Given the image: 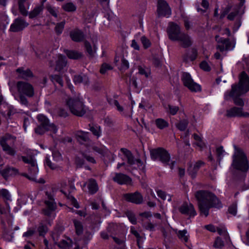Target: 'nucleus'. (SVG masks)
I'll use <instances>...</instances> for the list:
<instances>
[{
  "instance_id": "obj_10",
  "label": "nucleus",
  "mask_w": 249,
  "mask_h": 249,
  "mask_svg": "<svg viewBox=\"0 0 249 249\" xmlns=\"http://www.w3.org/2000/svg\"><path fill=\"white\" fill-rule=\"evenodd\" d=\"M166 31L168 38L173 41H177L182 33L180 26L174 22H170L168 23Z\"/></svg>"
},
{
  "instance_id": "obj_18",
  "label": "nucleus",
  "mask_w": 249,
  "mask_h": 249,
  "mask_svg": "<svg viewBox=\"0 0 249 249\" xmlns=\"http://www.w3.org/2000/svg\"><path fill=\"white\" fill-rule=\"evenodd\" d=\"M178 210L182 214L189 215L190 216H194L196 214L194 207L191 203L188 204L187 202H184Z\"/></svg>"
},
{
  "instance_id": "obj_61",
  "label": "nucleus",
  "mask_w": 249,
  "mask_h": 249,
  "mask_svg": "<svg viewBox=\"0 0 249 249\" xmlns=\"http://www.w3.org/2000/svg\"><path fill=\"white\" fill-rule=\"evenodd\" d=\"M112 69V67L107 64H103L100 69V71L102 74H104L107 70Z\"/></svg>"
},
{
  "instance_id": "obj_25",
  "label": "nucleus",
  "mask_w": 249,
  "mask_h": 249,
  "mask_svg": "<svg viewBox=\"0 0 249 249\" xmlns=\"http://www.w3.org/2000/svg\"><path fill=\"white\" fill-rule=\"evenodd\" d=\"M89 130L97 139H98L101 136L102 131L100 126L97 124H89Z\"/></svg>"
},
{
  "instance_id": "obj_23",
  "label": "nucleus",
  "mask_w": 249,
  "mask_h": 249,
  "mask_svg": "<svg viewBox=\"0 0 249 249\" xmlns=\"http://www.w3.org/2000/svg\"><path fill=\"white\" fill-rule=\"evenodd\" d=\"M55 63V70L58 71H61L66 66L67 61L66 57L62 54H59L58 59Z\"/></svg>"
},
{
  "instance_id": "obj_32",
  "label": "nucleus",
  "mask_w": 249,
  "mask_h": 249,
  "mask_svg": "<svg viewBox=\"0 0 249 249\" xmlns=\"http://www.w3.org/2000/svg\"><path fill=\"white\" fill-rule=\"evenodd\" d=\"M51 80L56 86L57 84L60 87L63 86L62 77L59 74H52L50 76Z\"/></svg>"
},
{
  "instance_id": "obj_53",
  "label": "nucleus",
  "mask_w": 249,
  "mask_h": 249,
  "mask_svg": "<svg viewBox=\"0 0 249 249\" xmlns=\"http://www.w3.org/2000/svg\"><path fill=\"white\" fill-rule=\"evenodd\" d=\"M2 196L4 199L10 200L11 195L9 191L5 189H0V197Z\"/></svg>"
},
{
  "instance_id": "obj_43",
  "label": "nucleus",
  "mask_w": 249,
  "mask_h": 249,
  "mask_svg": "<svg viewBox=\"0 0 249 249\" xmlns=\"http://www.w3.org/2000/svg\"><path fill=\"white\" fill-rule=\"evenodd\" d=\"M65 196L67 197L68 199L71 202V204L76 208H79V205L76 199L70 194H67L66 192H65L63 190H61L60 191Z\"/></svg>"
},
{
  "instance_id": "obj_59",
  "label": "nucleus",
  "mask_w": 249,
  "mask_h": 249,
  "mask_svg": "<svg viewBox=\"0 0 249 249\" xmlns=\"http://www.w3.org/2000/svg\"><path fill=\"white\" fill-rule=\"evenodd\" d=\"M239 13V10L238 9H235L234 8L233 11L230 13L228 17L227 18L230 20H233L234 18L238 15Z\"/></svg>"
},
{
  "instance_id": "obj_40",
  "label": "nucleus",
  "mask_w": 249,
  "mask_h": 249,
  "mask_svg": "<svg viewBox=\"0 0 249 249\" xmlns=\"http://www.w3.org/2000/svg\"><path fill=\"white\" fill-rule=\"evenodd\" d=\"M189 124V121L187 119L180 120L178 123H176L175 125L176 127L180 131H183L185 130Z\"/></svg>"
},
{
  "instance_id": "obj_35",
  "label": "nucleus",
  "mask_w": 249,
  "mask_h": 249,
  "mask_svg": "<svg viewBox=\"0 0 249 249\" xmlns=\"http://www.w3.org/2000/svg\"><path fill=\"white\" fill-rule=\"evenodd\" d=\"M43 6L42 5H38L36 6L34 9L31 11L28 15L30 18H34L36 17L43 11Z\"/></svg>"
},
{
  "instance_id": "obj_15",
  "label": "nucleus",
  "mask_w": 249,
  "mask_h": 249,
  "mask_svg": "<svg viewBox=\"0 0 249 249\" xmlns=\"http://www.w3.org/2000/svg\"><path fill=\"white\" fill-rule=\"evenodd\" d=\"M37 119L39 123V125L48 128L50 131H53L55 133L57 131L56 126L53 124H50L49 119L44 115L39 114L37 116Z\"/></svg>"
},
{
  "instance_id": "obj_9",
  "label": "nucleus",
  "mask_w": 249,
  "mask_h": 249,
  "mask_svg": "<svg viewBox=\"0 0 249 249\" xmlns=\"http://www.w3.org/2000/svg\"><path fill=\"white\" fill-rule=\"evenodd\" d=\"M17 88L19 94L25 95L27 97H32L34 95V89L30 83L24 81H18Z\"/></svg>"
},
{
  "instance_id": "obj_5",
  "label": "nucleus",
  "mask_w": 249,
  "mask_h": 249,
  "mask_svg": "<svg viewBox=\"0 0 249 249\" xmlns=\"http://www.w3.org/2000/svg\"><path fill=\"white\" fill-rule=\"evenodd\" d=\"M66 103L72 114L82 117L86 113V110L84 103L78 98H69Z\"/></svg>"
},
{
  "instance_id": "obj_28",
  "label": "nucleus",
  "mask_w": 249,
  "mask_h": 249,
  "mask_svg": "<svg viewBox=\"0 0 249 249\" xmlns=\"http://www.w3.org/2000/svg\"><path fill=\"white\" fill-rule=\"evenodd\" d=\"M64 52L70 59H78L83 55L81 53L74 50H64Z\"/></svg>"
},
{
  "instance_id": "obj_64",
  "label": "nucleus",
  "mask_w": 249,
  "mask_h": 249,
  "mask_svg": "<svg viewBox=\"0 0 249 249\" xmlns=\"http://www.w3.org/2000/svg\"><path fill=\"white\" fill-rule=\"evenodd\" d=\"M197 55V50L195 48H192L191 49V54L189 56V59L191 61H193L196 58Z\"/></svg>"
},
{
  "instance_id": "obj_20",
  "label": "nucleus",
  "mask_w": 249,
  "mask_h": 249,
  "mask_svg": "<svg viewBox=\"0 0 249 249\" xmlns=\"http://www.w3.org/2000/svg\"><path fill=\"white\" fill-rule=\"evenodd\" d=\"M177 41H180L181 43V46L184 48H188L193 44L191 37L188 34L184 33H181Z\"/></svg>"
},
{
  "instance_id": "obj_14",
  "label": "nucleus",
  "mask_w": 249,
  "mask_h": 249,
  "mask_svg": "<svg viewBox=\"0 0 249 249\" xmlns=\"http://www.w3.org/2000/svg\"><path fill=\"white\" fill-rule=\"evenodd\" d=\"M11 138V135L9 134H6L2 137L0 140V144L2 147V150L7 154L10 156H14L16 151L8 143V141L10 140Z\"/></svg>"
},
{
  "instance_id": "obj_27",
  "label": "nucleus",
  "mask_w": 249,
  "mask_h": 249,
  "mask_svg": "<svg viewBox=\"0 0 249 249\" xmlns=\"http://www.w3.org/2000/svg\"><path fill=\"white\" fill-rule=\"evenodd\" d=\"M104 18L107 19L104 21V25L108 27L112 24L117 18L112 12H107L105 13Z\"/></svg>"
},
{
  "instance_id": "obj_16",
  "label": "nucleus",
  "mask_w": 249,
  "mask_h": 249,
  "mask_svg": "<svg viewBox=\"0 0 249 249\" xmlns=\"http://www.w3.org/2000/svg\"><path fill=\"white\" fill-rule=\"evenodd\" d=\"M90 134L88 132L82 130L77 131L75 133V137L77 141L81 144H90L91 141L89 138Z\"/></svg>"
},
{
  "instance_id": "obj_48",
  "label": "nucleus",
  "mask_w": 249,
  "mask_h": 249,
  "mask_svg": "<svg viewBox=\"0 0 249 249\" xmlns=\"http://www.w3.org/2000/svg\"><path fill=\"white\" fill-rule=\"evenodd\" d=\"M167 111L172 115H175L177 114L179 110V107L177 106H172L168 105L167 107H165Z\"/></svg>"
},
{
  "instance_id": "obj_22",
  "label": "nucleus",
  "mask_w": 249,
  "mask_h": 249,
  "mask_svg": "<svg viewBox=\"0 0 249 249\" xmlns=\"http://www.w3.org/2000/svg\"><path fill=\"white\" fill-rule=\"evenodd\" d=\"M70 36L71 39L75 42H81L84 38L83 33L79 29L71 31L70 33Z\"/></svg>"
},
{
  "instance_id": "obj_4",
  "label": "nucleus",
  "mask_w": 249,
  "mask_h": 249,
  "mask_svg": "<svg viewBox=\"0 0 249 249\" xmlns=\"http://www.w3.org/2000/svg\"><path fill=\"white\" fill-rule=\"evenodd\" d=\"M232 167L235 170L246 173L249 169V162L245 153L239 149L232 156Z\"/></svg>"
},
{
  "instance_id": "obj_17",
  "label": "nucleus",
  "mask_w": 249,
  "mask_h": 249,
  "mask_svg": "<svg viewBox=\"0 0 249 249\" xmlns=\"http://www.w3.org/2000/svg\"><path fill=\"white\" fill-rule=\"evenodd\" d=\"M0 174L5 180H7L10 177L18 175V170L12 166H6L4 168L0 170Z\"/></svg>"
},
{
  "instance_id": "obj_58",
  "label": "nucleus",
  "mask_w": 249,
  "mask_h": 249,
  "mask_svg": "<svg viewBox=\"0 0 249 249\" xmlns=\"http://www.w3.org/2000/svg\"><path fill=\"white\" fill-rule=\"evenodd\" d=\"M121 66L120 68V70L122 71H125L126 70H127L129 68V63L126 60L124 57H123V58L121 59Z\"/></svg>"
},
{
  "instance_id": "obj_60",
  "label": "nucleus",
  "mask_w": 249,
  "mask_h": 249,
  "mask_svg": "<svg viewBox=\"0 0 249 249\" xmlns=\"http://www.w3.org/2000/svg\"><path fill=\"white\" fill-rule=\"evenodd\" d=\"M200 68L206 71H211V67L209 66L208 63L205 61H203L200 64Z\"/></svg>"
},
{
  "instance_id": "obj_46",
  "label": "nucleus",
  "mask_w": 249,
  "mask_h": 249,
  "mask_svg": "<svg viewBox=\"0 0 249 249\" xmlns=\"http://www.w3.org/2000/svg\"><path fill=\"white\" fill-rule=\"evenodd\" d=\"M65 24V21H62L60 22L57 23L54 28L55 32L57 35L59 36L62 34Z\"/></svg>"
},
{
  "instance_id": "obj_19",
  "label": "nucleus",
  "mask_w": 249,
  "mask_h": 249,
  "mask_svg": "<svg viewBox=\"0 0 249 249\" xmlns=\"http://www.w3.org/2000/svg\"><path fill=\"white\" fill-rule=\"evenodd\" d=\"M113 180L119 184H128L131 182V178L123 173H115V176L112 178Z\"/></svg>"
},
{
  "instance_id": "obj_13",
  "label": "nucleus",
  "mask_w": 249,
  "mask_h": 249,
  "mask_svg": "<svg viewBox=\"0 0 249 249\" xmlns=\"http://www.w3.org/2000/svg\"><path fill=\"white\" fill-rule=\"evenodd\" d=\"M28 25V23L24 19L21 18H18L15 19L14 22L11 25L9 31L18 32L22 31Z\"/></svg>"
},
{
  "instance_id": "obj_37",
  "label": "nucleus",
  "mask_w": 249,
  "mask_h": 249,
  "mask_svg": "<svg viewBox=\"0 0 249 249\" xmlns=\"http://www.w3.org/2000/svg\"><path fill=\"white\" fill-rule=\"evenodd\" d=\"M84 46L86 49V52L88 53L89 55L90 56L93 57L94 56V54L96 52V47L95 46H94L93 49L90 44L89 42L88 41H85L84 42Z\"/></svg>"
},
{
  "instance_id": "obj_51",
  "label": "nucleus",
  "mask_w": 249,
  "mask_h": 249,
  "mask_svg": "<svg viewBox=\"0 0 249 249\" xmlns=\"http://www.w3.org/2000/svg\"><path fill=\"white\" fill-rule=\"evenodd\" d=\"M224 246V242L220 237H217L213 243V247L216 249H222Z\"/></svg>"
},
{
  "instance_id": "obj_45",
  "label": "nucleus",
  "mask_w": 249,
  "mask_h": 249,
  "mask_svg": "<svg viewBox=\"0 0 249 249\" xmlns=\"http://www.w3.org/2000/svg\"><path fill=\"white\" fill-rule=\"evenodd\" d=\"M187 234V231L184 230L182 231H179L177 233L179 239L186 243L188 241V235Z\"/></svg>"
},
{
  "instance_id": "obj_42",
  "label": "nucleus",
  "mask_w": 249,
  "mask_h": 249,
  "mask_svg": "<svg viewBox=\"0 0 249 249\" xmlns=\"http://www.w3.org/2000/svg\"><path fill=\"white\" fill-rule=\"evenodd\" d=\"M62 9L68 12H73L76 11V6L72 2H68L63 4Z\"/></svg>"
},
{
  "instance_id": "obj_31",
  "label": "nucleus",
  "mask_w": 249,
  "mask_h": 249,
  "mask_svg": "<svg viewBox=\"0 0 249 249\" xmlns=\"http://www.w3.org/2000/svg\"><path fill=\"white\" fill-rule=\"evenodd\" d=\"M73 80L75 84H79L83 82L85 85H88L89 83V79L85 75H75L73 77Z\"/></svg>"
},
{
  "instance_id": "obj_39",
  "label": "nucleus",
  "mask_w": 249,
  "mask_h": 249,
  "mask_svg": "<svg viewBox=\"0 0 249 249\" xmlns=\"http://www.w3.org/2000/svg\"><path fill=\"white\" fill-rule=\"evenodd\" d=\"M27 0H18V9L20 14L25 17H26L28 15V11L26 9L25 6L24 5V3Z\"/></svg>"
},
{
  "instance_id": "obj_1",
  "label": "nucleus",
  "mask_w": 249,
  "mask_h": 249,
  "mask_svg": "<svg viewBox=\"0 0 249 249\" xmlns=\"http://www.w3.org/2000/svg\"><path fill=\"white\" fill-rule=\"evenodd\" d=\"M197 200L198 206L201 215L208 216L211 208H220L222 204L217 197L213 193L207 190H199L195 194Z\"/></svg>"
},
{
  "instance_id": "obj_2",
  "label": "nucleus",
  "mask_w": 249,
  "mask_h": 249,
  "mask_svg": "<svg viewBox=\"0 0 249 249\" xmlns=\"http://www.w3.org/2000/svg\"><path fill=\"white\" fill-rule=\"evenodd\" d=\"M249 91V77L245 71H242L239 77L238 84H234L231 86V90L226 92L225 94V99L228 100L229 97H232L234 103L238 106L243 107L244 102L239 97Z\"/></svg>"
},
{
  "instance_id": "obj_7",
  "label": "nucleus",
  "mask_w": 249,
  "mask_h": 249,
  "mask_svg": "<svg viewBox=\"0 0 249 249\" xmlns=\"http://www.w3.org/2000/svg\"><path fill=\"white\" fill-rule=\"evenodd\" d=\"M156 14L158 18L169 17L171 15V9L165 0H158Z\"/></svg>"
},
{
  "instance_id": "obj_47",
  "label": "nucleus",
  "mask_w": 249,
  "mask_h": 249,
  "mask_svg": "<svg viewBox=\"0 0 249 249\" xmlns=\"http://www.w3.org/2000/svg\"><path fill=\"white\" fill-rule=\"evenodd\" d=\"M108 103L111 105H114L116 107L117 110L120 112H122L124 110L123 107L121 106L117 100L113 99L112 98L107 99Z\"/></svg>"
},
{
  "instance_id": "obj_56",
  "label": "nucleus",
  "mask_w": 249,
  "mask_h": 249,
  "mask_svg": "<svg viewBox=\"0 0 249 249\" xmlns=\"http://www.w3.org/2000/svg\"><path fill=\"white\" fill-rule=\"evenodd\" d=\"M228 212L231 214L235 216L237 213V204L232 203L228 208Z\"/></svg>"
},
{
  "instance_id": "obj_55",
  "label": "nucleus",
  "mask_w": 249,
  "mask_h": 249,
  "mask_svg": "<svg viewBox=\"0 0 249 249\" xmlns=\"http://www.w3.org/2000/svg\"><path fill=\"white\" fill-rule=\"evenodd\" d=\"M127 217H128L129 220L130 221V222L134 225L136 224L137 223V219L135 217V214L131 212H128L126 213Z\"/></svg>"
},
{
  "instance_id": "obj_54",
  "label": "nucleus",
  "mask_w": 249,
  "mask_h": 249,
  "mask_svg": "<svg viewBox=\"0 0 249 249\" xmlns=\"http://www.w3.org/2000/svg\"><path fill=\"white\" fill-rule=\"evenodd\" d=\"M138 70L139 74L144 75L146 78L148 77L150 74V71L148 69H145L141 66L138 67Z\"/></svg>"
},
{
  "instance_id": "obj_49",
  "label": "nucleus",
  "mask_w": 249,
  "mask_h": 249,
  "mask_svg": "<svg viewBox=\"0 0 249 249\" xmlns=\"http://www.w3.org/2000/svg\"><path fill=\"white\" fill-rule=\"evenodd\" d=\"M50 131L48 128H46L44 126L40 125L37 126L35 128V132L37 135H42L45 133L46 131Z\"/></svg>"
},
{
  "instance_id": "obj_8",
  "label": "nucleus",
  "mask_w": 249,
  "mask_h": 249,
  "mask_svg": "<svg viewBox=\"0 0 249 249\" xmlns=\"http://www.w3.org/2000/svg\"><path fill=\"white\" fill-rule=\"evenodd\" d=\"M45 194L47 196L48 200L44 201L46 207L42 209V213L47 216H50L52 213L56 209V204L54 202L53 195L51 193L46 192Z\"/></svg>"
},
{
  "instance_id": "obj_62",
  "label": "nucleus",
  "mask_w": 249,
  "mask_h": 249,
  "mask_svg": "<svg viewBox=\"0 0 249 249\" xmlns=\"http://www.w3.org/2000/svg\"><path fill=\"white\" fill-rule=\"evenodd\" d=\"M82 157H83V158L86 159L88 161L91 162L92 163H96V160L94 159L93 157H92L89 155H87L84 153H82Z\"/></svg>"
},
{
  "instance_id": "obj_3",
  "label": "nucleus",
  "mask_w": 249,
  "mask_h": 249,
  "mask_svg": "<svg viewBox=\"0 0 249 249\" xmlns=\"http://www.w3.org/2000/svg\"><path fill=\"white\" fill-rule=\"evenodd\" d=\"M150 155L152 160L160 161L164 166L169 165L171 169H173L176 161H172L170 162V155L165 149L162 147H158L151 149Z\"/></svg>"
},
{
  "instance_id": "obj_21",
  "label": "nucleus",
  "mask_w": 249,
  "mask_h": 249,
  "mask_svg": "<svg viewBox=\"0 0 249 249\" xmlns=\"http://www.w3.org/2000/svg\"><path fill=\"white\" fill-rule=\"evenodd\" d=\"M16 71L19 73L18 77L19 78L26 80H28L34 76L33 72L29 69L24 70L23 67H20L17 69Z\"/></svg>"
},
{
  "instance_id": "obj_50",
  "label": "nucleus",
  "mask_w": 249,
  "mask_h": 249,
  "mask_svg": "<svg viewBox=\"0 0 249 249\" xmlns=\"http://www.w3.org/2000/svg\"><path fill=\"white\" fill-rule=\"evenodd\" d=\"M157 226L156 223L153 224L150 221H148L143 224L142 227L144 229L146 230H149L150 231H154L155 228Z\"/></svg>"
},
{
  "instance_id": "obj_57",
  "label": "nucleus",
  "mask_w": 249,
  "mask_h": 249,
  "mask_svg": "<svg viewBox=\"0 0 249 249\" xmlns=\"http://www.w3.org/2000/svg\"><path fill=\"white\" fill-rule=\"evenodd\" d=\"M75 163L77 168H82L85 163L84 159L79 157H76L75 160Z\"/></svg>"
},
{
  "instance_id": "obj_34",
  "label": "nucleus",
  "mask_w": 249,
  "mask_h": 249,
  "mask_svg": "<svg viewBox=\"0 0 249 249\" xmlns=\"http://www.w3.org/2000/svg\"><path fill=\"white\" fill-rule=\"evenodd\" d=\"M216 231L220 235L222 236L223 237L224 239H225L226 242L231 241L229 234L227 231L225 227H217Z\"/></svg>"
},
{
  "instance_id": "obj_30",
  "label": "nucleus",
  "mask_w": 249,
  "mask_h": 249,
  "mask_svg": "<svg viewBox=\"0 0 249 249\" xmlns=\"http://www.w3.org/2000/svg\"><path fill=\"white\" fill-rule=\"evenodd\" d=\"M131 233L134 235L137 238V244L139 249L142 248L141 245L143 243V239L145 238L144 237L141 236L139 233L135 230L134 227H131L130 229Z\"/></svg>"
},
{
  "instance_id": "obj_12",
  "label": "nucleus",
  "mask_w": 249,
  "mask_h": 249,
  "mask_svg": "<svg viewBox=\"0 0 249 249\" xmlns=\"http://www.w3.org/2000/svg\"><path fill=\"white\" fill-rule=\"evenodd\" d=\"M124 198L127 202L136 204H141L143 201L142 196L139 192L133 193H126L124 195Z\"/></svg>"
},
{
  "instance_id": "obj_11",
  "label": "nucleus",
  "mask_w": 249,
  "mask_h": 249,
  "mask_svg": "<svg viewBox=\"0 0 249 249\" xmlns=\"http://www.w3.org/2000/svg\"><path fill=\"white\" fill-rule=\"evenodd\" d=\"M21 159L24 163L28 164V170L30 174L33 176L36 175L38 172L36 160L31 156H22Z\"/></svg>"
},
{
  "instance_id": "obj_24",
  "label": "nucleus",
  "mask_w": 249,
  "mask_h": 249,
  "mask_svg": "<svg viewBox=\"0 0 249 249\" xmlns=\"http://www.w3.org/2000/svg\"><path fill=\"white\" fill-rule=\"evenodd\" d=\"M121 151L124 154L127 159V163L129 165H133L135 163V160L131 152L126 148H122Z\"/></svg>"
},
{
  "instance_id": "obj_63",
  "label": "nucleus",
  "mask_w": 249,
  "mask_h": 249,
  "mask_svg": "<svg viewBox=\"0 0 249 249\" xmlns=\"http://www.w3.org/2000/svg\"><path fill=\"white\" fill-rule=\"evenodd\" d=\"M45 161L46 164L51 169L54 170L56 168V165L53 163L47 156L45 158Z\"/></svg>"
},
{
  "instance_id": "obj_29",
  "label": "nucleus",
  "mask_w": 249,
  "mask_h": 249,
  "mask_svg": "<svg viewBox=\"0 0 249 249\" xmlns=\"http://www.w3.org/2000/svg\"><path fill=\"white\" fill-rule=\"evenodd\" d=\"M218 43L224 44L227 51L232 50L235 46L234 41H231L228 38L220 39Z\"/></svg>"
},
{
  "instance_id": "obj_26",
  "label": "nucleus",
  "mask_w": 249,
  "mask_h": 249,
  "mask_svg": "<svg viewBox=\"0 0 249 249\" xmlns=\"http://www.w3.org/2000/svg\"><path fill=\"white\" fill-rule=\"evenodd\" d=\"M243 107H233L227 110L226 116L228 117H240Z\"/></svg>"
},
{
  "instance_id": "obj_38",
  "label": "nucleus",
  "mask_w": 249,
  "mask_h": 249,
  "mask_svg": "<svg viewBox=\"0 0 249 249\" xmlns=\"http://www.w3.org/2000/svg\"><path fill=\"white\" fill-rule=\"evenodd\" d=\"M155 123L157 127L160 129H163L164 128L167 127L169 125L168 123L161 118L156 119Z\"/></svg>"
},
{
  "instance_id": "obj_41",
  "label": "nucleus",
  "mask_w": 249,
  "mask_h": 249,
  "mask_svg": "<svg viewBox=\"0 0 249 249\" xmlns=\"http://www.w3.org/2000/svg\"><path fill=\"white\" fill-rule=\"evenodd\" d=\"M73 222L76 234L78 235L82 234L83 231V227L82 223L75 219L73 220Z\"/></svg>"
},
{
  "instance_id": "obj_33",
  "label": "nucleus",
  "mask_w": 249,
  "mask_h": 249,
  "mask_svg": "<svg viewBox=\"0 0 249 249\" xmlns=\"http://www.w3.org/2000/svg\"><path fill=\"white\" fill-rule=\"evenodd\" d=\"M88 189L89 193L92 195L95 194L97 192L98 190V185L94 179L91 178L89 180Z\"/></svg>"
},
{
  "instance_id": "obj_36",
  "label": "nucleus",
  "mask_w": 249,
  "mask_h": 249,
  "mask_svg": "<svg viewBox=\"0 0 249 249\" xmlns=\"http://www.w3.org/2000/svg\"><path fill=\"white\" fill-rule=\"evenodd\" d=\"M64 228L62 226H57L54 229V232L53 234V238L54 240L55 244H57V242L58 240L59 236L61 233L63 232Z\"/></svg>"
},
{
  "instance_id": "obj_52",
  "label": "nucleus",
  "mask_w": 249,
  "mask_h": 249,
  "mask_svg": "<svg viewBox=\"0 0 249 249\" xmlns=\"http://www.w3.org/2000/svg\"><path fill=\"white\" fill-rule=\"evenodd\" d=\"M141 42L143 45V47L146 49L150 47L151 43L149 39L145 36H142L141 38Z\"/></svg>"
},
{
  "instance_id": "obj_6",
  "label": "nucleus",
  "mask_w": 249,
  "mask_h": 249,
  "mask_svg": "<svg viewBox=\"0 0 249 249\" xmlns=\"http://www.w3.org/2000/svg\"><path fill=\"white\" fill-rule=\"evenodd\" d=\"M183 85L192 92L200 91L201 86L195 82L191 75L188 72H183L181 77Z\"/></svg>"
},
{
  "instance_id": "obj_44",
  "label": "nucleus",
  "mask_w": 249,
  "mask_h": 249,
  "mask_svg": "<svg viewBox=\"0 0 249 249\" xmlns=\"http://www.w3.org/2000/svg\"><path fill=\"white\" fill-rule=\"evenodd\" d=\"M48 230L47 226L45 224H44L42 223H40L39 224L37 228V231L39 233V236L44 237L45 235L47 232Z\"/></svg>"
}]
</instances>
